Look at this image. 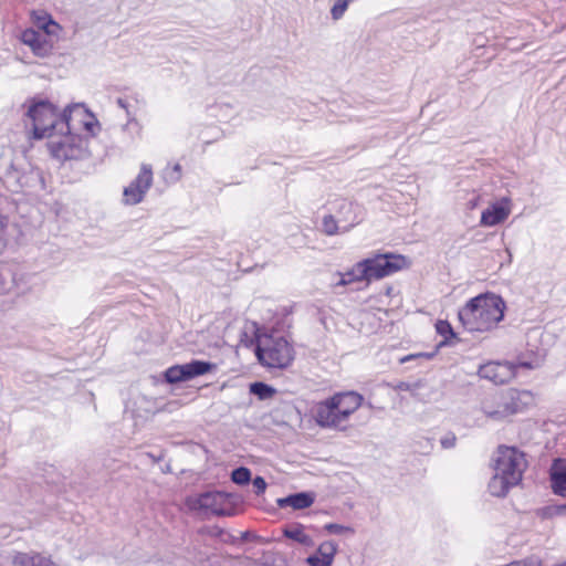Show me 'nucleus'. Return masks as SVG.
Wrapping results in <instances>:
<instances>
[{"mask_svg":"<svg viewBox=\"0 0 566 566\" xmlns=\"http://www.w3.org/2000/svg\"><path fill=\"white\" fill-rule=\"evenodd\" d=\"M506 308L503 298L493 293L480 294L459 310L458 316L468 332H490L504 317Z\"/></svg>","mask_w":566,"mask_h":566,"instance_id":"1","label":"nucleus"},{"mask_svg":"<svg viewBox=\"0 0 566 566\" xmlns=\"http://www.w3.org/2000/svg\"><path fill=\"white\" fill-rule=\"evenodd\" d=\"M494 474L489 482L493 496H505L512 486L517 485L527 467L525 454L515 447L500 446L493 458Z\"/></svg>","mask_w":566,"mask_h":566,"instance_id":"2","label":"nucleus"},{"mask_svg":"<svg viewBox=\"0 0 566 566\" xmlns=\"http://www.w3.org/2000/svg\"><path fill=\"white\" fill-rule=\"evenodd\" d=\"M255 355L268 368H286L293 360V348L279 335L262 334L256 337Z\"/></svg>","mask_w":566,"mask_h":566,"instance_id":"3","label":"nucleus"},{"mask_svg":"<svg viewBox=\"0 0 566 566\" xmlns=\"http://www.w3.org/2000/svg\"><path fill=\"white\" fill-rule=\"evenodd\" d=\"M28 117L32 122L33 137L36 139H50L55 133H61L62 114L50 102L40 101L31 105Z\"/></svg>","mask_w":566,"mask_h":566,"instance_id":"4","label":"nucleus"},{"mask_svg":"<svg viewBox=\"0 0 566 566\" xmlns=\"http://www.w3.org/2000/svg\"><path fill=\"white\" fill-rule=\"evenodd\" d=\"M360 262L366 270V282L382 279L409 265L407 259L399 254H378Z\"/></svg>","mask_w":566,"mask_h":566,"instance_id":"5","label":"nucleus"},{"mask_svg":"<svg viewBox=\"0 0 566 566\" xmlns=\"http://www.w3.org/2000/svg\"><path fill=\"white\" fill-rule=\"evenodd\" d=\"M96 126V118L83 104L70 105L62 113L61 133L77 134L81 127L86 132L94 133Z\"/></svg>","mask_w":566,"mask_h":566,"instance_id":"6","label":"nucleus"},{"mask_svg":"<svg viewBox=\"0 0 566 566\" xmlns=\"http://www.w3.org/2000/svg\"><path fill=\"white\" fill-rule=\"evenodd\" d=\"M48 147L50 153L56 159H76L80 158L84 151L83 140L75 133H55L49 139Z\"/></svg>","mask_w":566,"mask_h":566,"instance_id":"7","label":"nucleus"},{"mask_svg":"<svg viewBox=\"0 0 566 566\" xmlns=\"http://www.w3.org/2000/svg\"><path fill=\"white\" fill-rule=\"evenodd\" d=\"M153 185V169L148 164H142L139 174L124 189L123 197L125 205H137L142 202L145 195Z\"/></svg>","mask_w":566,"mask_h":566,"instance_id":"8","label":"nucleus"},{"mask_svg":"<svg viewBox=\"0 0 566 566\" xmlns=\"http://www.w3.org/2000/svg\"><path fill=\"white\" fill-rule=\"evenodd\" d=\"M228 497L221 492H206L187 499L190 510L209 512L216 515H229L226 509Z\"/></svg>","mask_w":566,"mask_h":566,"instance_id":"9","label":"nucleus"},{"mask_svg":"<svg viewBox=\"0 0 566 566\" xmlns=\"http://www.w3.org/2000/svg\"><path fill=\"white\" fill-rule=\"evenodd\" d=\"M314 418L322 428L346 429L347 420L339 413V409L331 399L318 402L314 407Z\"/></svg>","mask_w":566,"mask_h":566,"instance_id":"10","label":"nucleus"},{"mask_svg":"<svg viewBox=\"0 0 566 566\" xmlns=\"http://www.w3.org/2000/svg\"><path fill=\"white\" fill-rule=\"evenodd\" d=\"M481 378L488 379L496 385L509 382L515 377V366L513 363L490 361L479 369Z\"/></svg>","mask_w":566,"mask_h":566,"instance_id":"11","label":"nucleus"},{"mask_svg":"<svg viewBox=\"0 0 566 566\" xmlns=\"http://www.w3.org/2000/svg\"><path fill=\"white\" fill-rule=\"evenodd\" d=\"M511 200L506 197L492 202L481 214L480 224L483 227H494L504 222L511 214Z\"/></svg>","mask_w":566,"mask_h":566,"instance_id":"12","label":"nucleus"},{"mask_svg":"<svg viewBox=\"0 0 566 566\" xmlns=\"http://www.w3.org/2000/svg\"><path fill=\"white\" fill-rule=\"evenodd\" d=\"M481 411L492 421H503L511 417L505 392L494 395L482 402Z\"/></svg>","mask_w":566,"mask_h":566,"instance_id":"13","label":"nucleus"},{"mask_svg":"<svg viewBox=\"0 0 566 566\" xmlns=\"http://www.w3.org/2000/svg\"><path fill=\"white\" fill-rule=\"evenodd\" d=\"M329 399L340 410L339 413L346 420H348L350 415H353L364 401L363 396L355 391L338 392Z\"/></svg>","mask_w":566,"mask_h":566,"instance_id":"14","label":"nucleus"},{"mask_svg":"<svg viewBox=\"0 0 566 566\" xmlns=\"http://www.w3.org/2000/svg\"><path fill=\"white\" fill-rule=\"evenodd\" d=\"M21 41L31 48L32 52L40 56L45 57L52 51V44L39 32L33 29H27L21 33Z\"/></svg>","mask_w":566,"mask_h":566,"instance_id":"15","label":"nucleus"},{"mask_svg":"<svg viewBox=\"0 0 566 566\" xmlns=\"http://www.w3.org/2000/svg\"><path fill=\"white\" fill-rule=\"evenodd\" d=\"M511 416L522 412L526 407L533 403L534 397L528 390L509 389L505 391Z\"/></svg>","mask_w":566,"mask_h":566,"instance_id":"16","label":"nucleus"},{"mask_svg":"<svg viewBox=\"0 0 566 566\" xmlns=\"http://www.w3.org/2000/svg\"><path fill=\"white\" fill-rule=\"evenodd\" d=\"M337 545L327 541L318 546L315 555L308 556L306 562L310 566H331L336 554Z\"/></svg>","mask_w":566,"mask_h":566,"instance_id":"17","label":"nucleus"},{"mask_svg":"<svg viewBox=\"0 0 566 566\" xmlns=\"http://www.w3.org/2000/svg\"><path fill=\"white\" fill-rule=\"evenodd\" d=\"M551 482L554 493L566 497V463L556 459L551 468Z\"/></svg>","mask_w":566,"mask_h":566,"instance_id":"18","label":"nucleus"},{"mask_svg":"<svg viewBox=\"0 0 566 566\" xmlns=\"http://www.w3.org/2000/svg\"><path fill=\"white\" fill-rule=\"evenodd\" d=\"M32 22L41 30L45 32L46 35H57L61 27L56 23L50 14L44 11H32L31 13Z\"/></svg>","mask_w":566,"mask_h":566,"instance_id":"19","label":"nucleus"},{"mask_svg":"<svg viewBox=\"0 0 566 566\" xmlns=\"http://www.w3.org/2000/svg\"><path fill=\"white\" fill-rule=\"evenodd\" d=\"M12 564L15 566H51L52 560L39 553H17L12 557Z\"/></svg>","mask_w":566,"mask_h":566,"instance_id":"20","label":"nucleus"},{"mask_svg":"<svg viewBox=\"0 0 566 566\" xmlns=\"http://www.w3.org/2000/svg\"><path fill=\"white\" fill-rule=\"evenodd\" d=\"M276 502L280 507L291 506L294 510H303L310 507L313 504L314 496L310 493L301 492L279 499Z\"/></svg>","mask_w":566,"mask_h":566,"instance_id":"21","label":"nucleus"},{"mask_svg":"<svg viewBox=\"0 0 566 566\" xmlns=\"http://www.w3.org/2000/svg\"><path fill=\"white\" fill-rule=\"evenodd\" d=\"M185 373L187 381L193 379L198 376L206 375L217 369V365L203 361V360H192L190 363L184 364Z\"/></svg>","mask_w":566,"mask_h":566,"instance_id":"22","label":"nucleus"},{"mask_svg":"<svg viewBox=\"0 0 566 566\" xmlns=\"http://www.w3.org/2000/svg\"><path fill=\"white\" fill-rule=\"evenodd\" d=\"M366 270L363 268L361 262L356 263L349 271L345 273H337L339 280L334 284L335 286H346L354 282L366 281Z\"/></svg>","mask_w":566,"mask_h":566,"instance_id":"23","label":"nucleus"},{"mask_svg":"<svg viewBox=\"0 0 566 566\" xmlns=\"http://www.w3.org/2000/svg\"><path fill=\"white\" fill-rule=\"evenodd\" d=\"M356 207L348 201H342L339 206V212L343 214L340 222H345L346 224L342 227V232L349 231L355 224L359 222L355 213Z\"/></svg>","mask_w":566,"mask_h":566,"instance_id":"24","label":"nucleus"},{"mask_svg":"<svg viewBox=\"0 0 566 566\" xmlns=\"http://www.w3.org/2000/svg\"><path fill=\"white\" fill-rule=\"evenodd\" d=\"M284 536L290 539H293L304 546L312 547L314 546L313 538L305 533L304 527L302 525H292L284 530Z\"/></svg>","mask_w":566,"mask_h":566,"instance_id":"25","label":"nucleus"},{"mask_svg":"<svg viewBox=\"0 0 566 566\" xmlns=\"http://www.w3.org/2000/svg\"><path fill=\"white\" fill-rule=\"evenodd\" d=\"M116 104L118 105V107H120L122 109L125 111L126 116H127V120L123 125V130H126L130 126H134V128L136 129V134L138 136H142L143 125L136 118L135 114L130 111V107H129V104H128L127 99L119 97V98L116 99Z\"/></svg>","mask_w":566,"mask_h":566,"instance_id":"26","label":"nucleus"},{"mask_svg":"<svg viewBox=\"0 0 566 566\" xmlns=\"http://www.w3.org/2000/svg\"><path fill=\"white\" fill-rule=\"evenodd\" d=\"M165 377L169 384L187 381L184 364L169 367L165 373Z\"/></svg>","mask_w":566,"mask_h":566,"instance_id":"27","label":"nucleus"},{"mask_svg":"<svg viewBox=\"0 0 566 566\" xmlns=\"http://www.w3.org/2000/svg\"><path fill=\"white\" fill-rule=\"evenodd\" d=\"M250 392L265 400L274 396L275 389L264 382H253L250 385Z\"/></svg>","mask_w":566,"mask_h":566,"instance_id":"28","label":"nucleus"},{"mask_svg":"<svg viewBox=\"0 0 566 566\" xmlns=\"http://www.w3.org/2000/svg\"><path fill=\"white\" fill-rule=\"evenodd\" d=\"M322 231L327 235H335L342 232V227L332 214H326L322 221Z\"/></svg>","mask_w":566,"mask_h":566,"instance_id":"29","label":"nucleus"},{"mask_svg":"<svg viewBox=\"0 0 566 566\" xmlns=\"http://www.w3.org/2000/svg\"><path fill=\"white\" fill-rule=\"evenodd\" d=\"M231 480L239 485H244L251 480V471L248 468L240 467L232 471Z\"/></svg>","mask_w":566,"mask_h":566,"instance_id":"30","label":"nucleus"},{"mask_svg":"<svg viewBox=\"0 0 566 566\" xmlns=\"http://www.w3.org/2000/svg\"><path fill=\"white\" fill-rule=\"evenodd\" d=\"M325 531H327L329 534H336V535H353L355 533V530L350 526L336 524V523H329L324 526Z\"/></svg>","mask_w":566,"mask_h":566,"instance_id":"31","label":"nucleus"},{"mask_svg":"<svg viewBox=\"0 0 566 566\" xmlns=\"http://www.w3.org/2000/svg\"><path fill=\"white\" fill-rule=\"evenodd\" d=\"M347 8H348L347 0H337L331 10L332 18L334 20H339L344 15Z\"/></svg>","mask_w":566,"mask_h":566,"instance_id":"32","label":"nucleus"},{"mask_svg":"<svg viewBox=\"0 0 566 566\" xmlns=\"http://www.w3.org/2000/svg\"><path fill=\"white\" fill-rule=\"evenodd\" d=\"M252 483H253L255 494L260 495V494L264 493V491L266 489V482L262 476H256Z\"/></svg>","mask_w":566,"mask_h":566,"instance_id":"33","label":"nucleus"},{"mask_svg":"<svg viewBox=\"0 0 566 566\" xmlns=\"http://www.w3.org/2000/svg\"><path fill=\"white\" fill-rule=\"evenodd\" d=\"M436 327H437V332L441 335H447V334L453 335L451 325L447 321H439L437 323Z\"/></svg>","mask_w":566,"mask_h":566,"instance_id":"34","label":"nucleus"},{"mask_svg":"<svg viewBox=\"0 0 566 566\" xmlns=\"http://www.w3.org/2000/svg\"><path fill=\"white\" fill-rule=\"evenodd\" d=\"M455 440V436L450 433L441 439V444L444 449H449L454 447Z\"/></svg>","mask_w":566,"mask_h":566,"instance_id":"35","label":"nucleus"},{"mask_svg":"<svg viewBox=\"0 0 566 566\" xmlns=\"http://www.w3.org/2000/svg\"><path fill=\"white\" fill-rule=\"evenodd\" d=\"M551 513L554 515H564L566 514V504L563 505H554L549 507Z\"/></svg>","mask_w":566,"mask_h":566,"instance_id":"36","label":"nucleus"},{"mask_svg":"<svg viewBox=\"0 0 566 566\" xmlns=\"http://www.w3.org/2000/svg\"><path fill=\"white\" fill-rule=\"evenodd\" d=\"M510 564L511 566H541V563L534 560H516Z\"/></svg>","mask_w":566,"mask_h":566,"instance_id":"37","label":"nucleus"},{"mask_svg":"<svg viewBox=\"0 0 566 566\" xmlns=\"http://www.w3.org/2000/svg\"><path fill=\"white\" fill-rule=\"evenodd\" d=\"M513 365L515 366V374L517 373L518 368H526V369L535 368V366L531 361L518 360L517 363H515Z\"/></svg>","mask_w":566,"mask_h":566,"instance_id":"38","label":"nucleus"},{"mask_svg":"<svg viewBox=\"0 0 566 566\" xmlns=\"http://www.w3.org/2000/svg\"><path fill=\"white\" fill-rule=\"evenodd\" d=\"M10 290L9 283L3 275L0 274V295L6 294Z\"/></svg>","mask_w":566,"mask_h":566,"instance_id":"39","label":"nucleus"},{"mask_svg":"<svg viewBox=\"0 0 566 566\" xmlns=\"http://www.w3.org/2000/svg\"><path fill=\"white\" fill-rule=\"evenodd\" d=\"M181 177V166L179 164L174 165L171 180L178 181Z\"/></svg>","mask_w":566,"mask_h":566,"instance_id":"40","label":"nucleus"},{"mask_svg":"<svg viewBox=\"0 0 566 566\" xmlns=\"http://www.w3.org/2000/svg\"><path fill=\"white\" fill-rule=\"evenodd\" d=\"M479 203V197H475L474 199L470 200L468 206L470 209H474Z\"/></svg>","mask_w":566,"mask_h":566,"instance_id":"41","label":"nucleus"},{"mask_svg":"<svg viewBox=\"0 0 566 566\" xmlns=\"http://www.w3.org/2000/svg\"><path fill=\"white\" fill-rule=\"evenodd\" d=\"M125 133H128L132 137H139L137 134H136V129L134 128V126H130L128 129L124 130Z\"/></svg>","mask_w":566,"mask_h":566,"instance_id":"42","label":"nucleus"},{"mask_svg":"<svg viewBox=\"0 0 566 566\" xmlns=\"http://www.w3.org/2000/svg\"><path fill=\"white\" fill-rule=\"evenodd\" d=\"M398 388L400 390H411V385L410 384H406V382H401Z\"/></svg>","mask_w":566,"mask_h":566,"instance_id":"43","label":"nucleus"},{"mask_svg":"<svg viewBox=\"0 0 566 566\" xmlns=\"http://www.w3.org/2000/svg\"><path fill=\"white\" fill-rule=\"evenodd\" d=\"M555 566H566V562L565 563H560V564H557Z\"/></svg>","mask_w":566,"mask_h":566,"instance_id":"44","label":"nucleus"}]
</instances>
